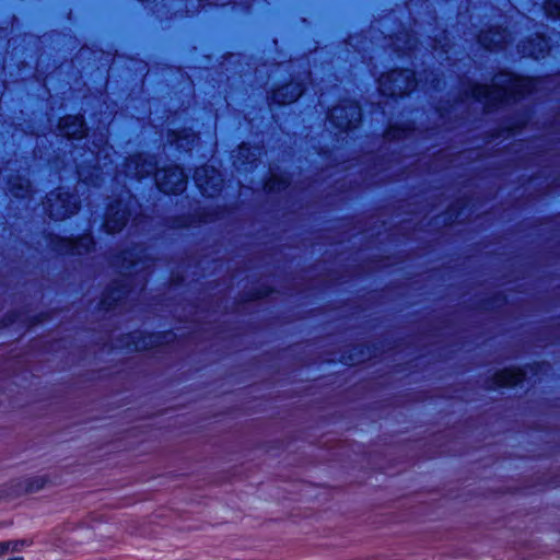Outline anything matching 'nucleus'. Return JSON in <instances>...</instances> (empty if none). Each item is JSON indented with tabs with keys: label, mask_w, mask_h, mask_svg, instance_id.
Masks as SVG:
<instances>
[{
	"label": "nucleus",
	"mask_w": 560,
	"mask_h": 560,
	"mask_svg": "<svg viewBox=\"0 0 560 560\" xmlns=\"http://www.w3.org/2000/svg\"><path fill=\"white\" fill-rule=\"evenodd\" d=\"M127 176L142 178L155 173V184L165 194H179L185 190L187 176L178 166H170L156 170V162L153 158L142 154L131 156L125 164Z\"/></svg>",
	"instance_id": "f03ea898"
},
{
	"label": "nucleus",
	"mask_w": 560,
	"mask_h": 560,
	"mask_svg": "<svg viewBox=\"0 0 560 560\" xmlns=\"http://www.w3.org/2000/svg\"><path fill=\"white\" fill-rule=\"evenodd\" d=\"M255 156L256 154L253 153L250 151V149L248 147H246L245 144L241 145L240 149H238V155H237V159L241 160V159H246V160H249V158H253V161L255 160Z\"/></svg>",
	"instance_id": "5701e85b"
},
{
	"label": "nucleus",
	"mask_w": 560,
	"mask_h": 560,
	"mask_svg": "<svg viewBox=\"0 0 560 560\" xmlns=\"http://www.w3.org/2000/svg\"><path fill=\"white\" fill-rule=\"evenodd\" d=\"M289 186L287 177L282 175L272 174L266 183V188L269 191H281Z\"/></svg>",
	"instance_id": "a211bd4d"
},
{
	"label": "nucleus",
	"mask_w": 560,
	"mask_h": 560,
	"mask_svg": "<svg viewBox=\"0 0 560 560\" xmlns=\"http://www.w3.org/2000/svg\"><path fill=\"white\" fill-rule=\"evenodd\" d=\"M329 122L336 128L346 131L355 128L361 121V108L354 102L335 106L328 116Z\"/></svg>",
	"instance_id": "39448f33"
},
{
	"label": "nucleus",
	"mask_w": 560,
	"mask_h": 560,
	"mask_svg": "<svg viewBox=\"0 0 560 560\" xmlns=\"http://www.w3.org/2000/svg\"><path fill=\"white\" fill-rule=\"evenodd\" d=\"M510 35L506 30L494 28L486 32H481L478 36V42L486 49H499L503 48L509 43Z\"/></svg>",
	"instance_id": "9b49d317"
},
{
	"label": "nucleus",
	"mask_w": 560,
	"mask_h": 560,
	"mask_svg": "<svg viewBox=\"0 0 560 560\" xmlns=\"http://www.w3.org/2000/svg\"><path fill=\"white\" fill-rule=\"evenodd\" d=\"M148 248L136 246L131 250L125 252L121 257V268L128 273L138 275L150 267L148 262Z\"/></svg>",
	"instance_id": "6e6552de"
},
{
	"label": "nucleus",
	"mask_w": 560,
	"mask_h": 560,
	"mask_svg": "<svg viewBox=\"0 0 560 560\" xmlns=\"http://www.w3.org/2000/svg\"><path fill=\"white\" fill-rule=\"evenodd\" d=\"M45 480L43 478H35L30 482L27 490L37 491L43 488Z\"/></svg>",
	"instance_id": "a878e982"
},
{
	"label": "nucleus",
	"mask_w": 560,
	"mask_h": 560,
	"mask_svg": "<svg viewBox=\"0 0 560 560\" xmlns=\"http://www.w3.org/2000/svg\"><path fill=\"white\" fill-rule=\"evenodd\" d=\"M410 133L409 129L399 128L397 126H390L386 131V138L389 141L408 138Z\"/></svg>",
	"instance_id": "aec40b11"
},
{
	"label": "nucleus",
	"mask_w": 560,
	"mask_h": 560,
	"mask_svg": "<svg viewBox=\"0 0 560 560\" xmlns=\"http://www.w3.org/2000/svg\"><path fill=\"white\" fill-rule=\"evenodd\" d=\"M132 203L131 196L127 194L126 200L120 198L116 205H109L104 224L107 232H119L126 225Z\"/></svg>",
	"instance_id": "0eeeda50"
},
{
	"label": "nucleus",
	"mask_w": 560,
	"mask_h": 560,
	"mask_svg": "<svg viewBox=\"0 0 560 560\" xmlns=\"http://www.w3.org/2000/svg\"><path fill=\"white\" fill-rule=\"evenodd\" d=\"M131 292H126L125 290L124 291H113L110 292L104 300H103V304H104V307L106 308H112V307H116V305L118 304L119 301H121L122 299H125L124 295H128L130 294Z\"/></svg>",
	"instance_id": "6ab92c4d"
},
{
	"label": "nucleus",
	"mask_w": 560,
	"mask_h": 560,
	"mask_svg": "<svg viewBox=\"0 0 560 560\" xmlns=\"http://www.w3.org/2000/svg\"><path fill=\"white\" fill-rule=\"evenodd\" d=\"M550 50L547 38L542 35H536L535 38L518 45V51L524 57H532L534 59L544 58Z\"/></svg>",
	"instance_id": "1a4fd4ad"
},
{
	"label": "nucleus",
	"mask_w": 560,
	"mask_h": 560,
	"mask_svg": "<svg viewBox=\"0 0 560 560\" xmlns=\"http://www.w3.org/2000/svg\"><path fill=\"white\" fill-rule=\"evenodd\" d=\"M544 9L548 16L560 18V0H547Z\"/></svg>",
	"instance_id": "412c9836"
},
{
	"label": "nucleus",
	"mask_w": 560,
	"mask_h": 560,
	"mask_svg": "<svg viewBox=\"0 0 560 560\" xmlns=\"http://www.w3.org/2000/svg\"><path fill=\"white\" fill-rule=\"evenodd\" d=\"M198 140V136L190 130H183L178 132H173L171 142L174 143L178 149H183L185 151H190Z\"/></svg>",
	"instance_id": "f3484780"
},
{
	"label": "nucleus",
	"mask_w": 560,
	"mask_h": 560,
	"mask_svg": "<svg viewBox=\"0 0 560 560\" xmlns=\"http://www.w3.org/2000/svg\"><path fill=\"white\" fill-rule=\"evenodd\" d=\"M303 86L300 82H291L275 90L271 94V102L279 105L295 102L302 94Z\"/></svg>",
	"instance_id": "f8f14e48"
},
{
	"label": "nucleus",
	"mask_w": 560,
	"mask_h": 560,
	"mask_svg": "<svg viewBox=\"0 0 560 560\" xmlns=\"http://www.w3.org/2000/svg\"><path fill=\"white\" fill-rule=\"evenodd\" d=\"M78 209L77 197L61 189L51 191L44 202V210L55 220H63L75 213Z\"/></svg>",
	"instance_id": "20e7f679"
},
{
	"label": "nucleus",
	"mask_w": 560,
	"mask_h": 560,
	"mask_svg": "<svg viewBox=\"0 0 560 560\" xmlns=\"http://www.w3.org/2000/svg\"><path fill=\"white\" fill-rule=\"evenodd\" d=\"M12 168L0 171V175L7 180L9 191L16 198H24L31 194L30 180L24 176L18 174L16 176L9 175L8 172Z\"/></svg>",
	"instance_id": "9d476101"
},
{
	"label": "nucleus",
	"mask_w": 560,
	"mask_h": 560,
	"mask_svg": "<svg viewBox=\"0 0 560 560\" xmlns=\"http://www.w3.org/2000/svg\"><path fill=\"white\" fill-rule=\"evenodd\" d=\"M5 548H7V546L2 541H0V557H3L4 555H7Z\"/></svg>",
	"instance_id": "cd10ccee"
},
{
	"label": "nucleus",
	"mask_w": 560,
	"mask_h": 560,
	"mask_svg": "<svg viewBox=\"0 0 560 560\" xmlns=\"http://www.w3.org/2000/svg\"><path fill=\"white\" fill-rule=\"evenodd\" d=\"M194 179L206 197H214L222 189L221 173L213 166L205 165L196 170Z\"/></svg>",
	"instance_id": "423d86ee"
},
{
	"label": "nucleus",
	"mask_w": 560,
	"mask_h": 560,
	"mask_svg": "<svg viewBox=\"0 0 560 560\" xmlns=\"http://www.w3.org/2000/svg\"><path fill=\"white\" fill-rule=\"evenodd\" d=\"M525 374L521 370L505 369L494 376V384L498 387L514 386L523 382Z\"/></svg>",
	"instance_id": "dca6fc26"
},
{
	"label": "nucleus",
	"mask_w": 560,
	"mask_h": 560,
	"mask_svg": "<svg viewBox=\"0 0 560 560\" xmlns=\"http://www.w3.org/2000/svg\"><path fill=\"white\" fill-rule=\"evenodd\" d=\"M153 338H154V336H148V337L143 338V340L141 342H136V345H135L136 350H144L147 348L152 347L154 345Z\"/></svg>",
	"instance_id": "b1692460"
},
{
	"label": "nucleus",
	"mask_w": 560,
	"mask_h": 560,
	"mask_svg": "<svg viewBox=\"0 0 560 560\" xmlns=\"http://www.w3.org/2000/svg\"><path fill=\"white\" fill-rule=\"evenodd\" d=\"M7 548H5V552L8 553L9 551H12V552H18V551H21L24 547L28 546V542L26 540H7V541H2Z\"/></svg>",
	"instance_id": "4be33fe9"
},
{
	"label": "nucleus",
	"mask_w": 560,
	"mask_h": 560,
	"mask_svg": "<svg viewBox=\"0 0 560 560\" xmlns=\"http://www.w3.org/2000/svg\"><path fill=\"white\" fill-rule=\"evenodd\" d=\"M416 86L415 73L411 70H394L378 79V89L383 95L401 96Z\"/></svg>",
	"instance_id": "7ed1b4c3"
},
{
	"label": "nucleus",
	"mask_w": 560,
	"mask_h": 560,
	"mask_svg": "<svg viewBox=\"0 0 560 560\" xmlns=\"http://www.w3.org/2000/svg\"><path fill=\"white\" fill-rule=\"evenodd\" d=\"M540 79L520 78L511 73H501L493 79L491 86L474 84L469 88V96L480 102L490 110L508 104L518 97L529 95L538 90Z\"/></svg>",
	"instance_id": "f257e3e1"
},
{
	"label": "nucleus",
	"mask_w": 560,
	"mask_h": 560,
	"mask_svg": "<svg viewBox=\"0 0 560 560\" xmlns=\"http://www.w3.org/2000/svg\"><path fill=\"white\" fill-rule=\"evenodd\" d=\"M78 173H79V176L81 178V183L78 184V186L75 187V190L80 191L81 189H83L88 185L86 184L88 175L85 174V170H84V167L82 165L79 166Z\"/></svg>",
	"instance_id": "393cba45"
},
{
	"label": "nucleus",
	"mask_w": 560,
	"mask_h": 560,
	"mask_svg": "<svg viewBox=\"0 0 560 560\" xmlns=\"http://www.w3.org/2000/svg\"><path fill=\"white\" fill-rule=\"evenodd\" d=\"M60 133L68 138H82L85 133L84 121L81 116H66L59 122Z\"/></svg>",
	"instance_id": "ddd939ff"
},
{
	"label": "nucleus",
	"mask_w": 560,
	"mask_h": 560,
	"mask_svg": "<svg viewBox=\"0 0 560 560\" xmlns=\"http://www.w3.org/2000/svg\"><path fill=\"white\" fill-rule=\"evenodd\" d=\"M94 150L91 151V156H93L92 162H95V166L98 170H104L107 167L106 160L112 162V155L115 153L113 148L107 144L106 139L103 135H101L98 142H94Z\"/></svg>",
	"instance_id": "4468645a"
},
{
	"label": "nucleus",
	"mask_w": 560,
	"mask_h": 560,
	"mask_svg": "<svg viewBox=\"0 0 560 560\" xmlns=\"http://www.w3.org/2000/svg\"><path fill=\"white\" fill-rule=\"evenodd\" d=\"M412 44H411V39L409 38L408 42H407V47L402 48L398 45H396V50H411L412 49Z\"/></svg>",
	"instance_id": "bb28decb"
},
{
	"label": "nucleus",
	"mask_w": 560,
	"mask_h": 560,
	"mask_svg": "<svg viewBox=\"0 0 560 560\" xmlns=\"http://www.w3.org/2000/svg\"><path fill=\"white\" fill-rule=\"evenodd\" d=\"M93 245L92 236L86 234L78 240H63L61 250L72 255H82L89 253Z\"/></svg>",
	"instance_id": "2eb2a0df"
}]
</instances>
